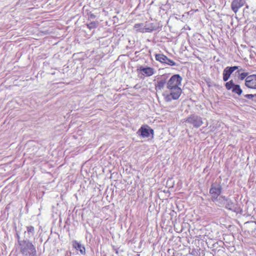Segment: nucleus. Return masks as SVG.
<instances>
[{"label":"nucleus","instance_id":"obj_1","mask_svg":"<svg viewBox=\"0 0 256 256\" xmlns=\"http://www.w3.org/2000/svg\"><path fill=\"white\" fill-rule=\"evenodd\" d=\"M182 78L178 74L172 76L167 82L166 88L168 92H166L163 96L166 102H170L172 100H178L181 94L182 89L180 87L182 85Z\"/></svg>","mask_w":256,"mask_h":256},{"label":"nucleus","instance_id":"obj_2","mask_svg":"<svg viewBox=\"0 0 256 256\" xmlns=\"http://www.w3.org/2000/svg\"><path fill=\"white\" fill-rule=\"evenodd\" d=\"M18 242L20 246V252L24 256H28V254L35 253L36 250L34 245L28 241L24 240Z\"/></svg>","mask_w":256,"mask_h":256},{"label":"nucleus","instance_id":"obj_3","mask_svg":"<svg viewBox=\"0 0 256 256\" xmlns=\"http://www.w3.org/2000/svg\"><path fill=\"white\" fill-rule=\"evenodd\" d=\"M186 122L192 124L195 128H200L204 123L200 116L194 114L190 115L186 119Z\"/></svg>","mask_w":256,"mask_h":256},{"label":"nucleus","instance_id":"obj_4","mask_svg":"<svg viewBox=\"0 0 256 256\" xmlns=\"http://www.w3.org/2000/svg\"><path fill=\"white\" fill-rule=\"evenodd\" d=\"M222 192V186L218 184H212L210 190V193L212 195V201H215L220 195Z\"/></svg>","mask_w":256,"mask_h":256},{"label":"nucleus","instance_id":"obj_5","mask_svg":"<svg viewBox=\"0 0 256 256\" xmlns=\"http://www.w3.org/2000/svg\"><path fill=\"white\" fill-rule=\"evenodd\" d=\"M219 200L224 202V204H225V207L226 208L234 212L236 211V205L231 200L226 198L225 196H220L219 198Z\"/></svg>","mask_w":256,"mask_h":256},{"label":"nucleus","instance_id":"obj_6","mask_svg":"<svg viewBox=\"0 0 256 256\" xmlns=\"http://www.w3.org/2000/svg\"><path fill=\"white\" fill-rule=\"evenodd\" d=\"M245 85L250 88L256 89V75L248 76L246 78Z\"/></svg>","mask_w":256,"mask_h":256},{"label":"nucleus","instance_id":"obj_7","mask_svg":"<svg viewBox=\"0 0 256 256\" xmlns=\"http://www.w3.org/2000/svg\"><path fill=\"white\" fill-rule=\"evenodd\" d=\"M246 0H234L231 4V8L236 14L239 8L244 6Z\"/></svg>","mask_w":256,"mask_h":256},{"label":"nucleus","instance_id":"obj_8","mask_svg":"<svg viewBox=\"0 0 256 256\" xmlns=\"http://www.w3.org/2000/svg\"><path fill=\"white\" fill-rule=\"evenodd\" d=\"M137 70L142 72V74L146 76H150L154 74V69L150 67L144 68L140 66Z\"/></svg>","mask_w":256,"mask_h":256},{"label":"nucleus","instance_id":"obj_9","mask_svg":"<svg viewBox=\"0 0 256 256\" xmlns=\"http://www.w3.org/2000/svg\"><path fill=\"white\" fill-rule=\"evenodd\" d=\"M138 132H141V136L144 138H148L150 133L154 134V130H153L150 128H146L144 126H142L141 128L138 130Z\"/></svg>","mask_w":256,"mask_h":256},{"label":"nucleus","instance_id":"obj_10","mask_svg":"<svg viewBox=\"0 0 256 256\" xmlns=\"http://www.w3.org/2000/svg\"><path fill=\"white\" fill-rule=\"evenodd\" d=\"M72 246L76 250H80L82 254H85V248L77 241L74 240L72 242Z\"/></svg>","mask_w":256,"mask_h":256},{"label":"nucleus","instance_id":"obj_11","mask_svg":"<svg viewBox=\"0 0 256 256\" xmlns=\"http://www.w3.org/2000/svg\"><path fill=\"white\" fill-rule=\"evenodd\" d=\"M232 72L229 70V67L228 66L224 68L223 72V80L224 82H226L229 78L230 74Z\"/></svg>","mask_w":256,"mask_h":256},{"label":"nucleus","instance_id":"obj_12","mask_svg":"<svg viewBox=\"0 0 256 256\" xmlns=\"http://www.w3.org/2000/svg\"><path fill=\"white\" fill-rule=\"evenodd\" d=\"M156 60H158L162 63L165 64L166 60V56L163 54H156Z\"/></svg>","mask_w":256,"mask_h":256},{"label":"nucleus","instance_id":"obj_13","mask_svg":"<svg viewBox=\"0 0 256 256\" xmlns=\"http://www.w3.org/2000/svg\"><path fill=\"white\" fill-rule=\"evenodd\" d=\"M142 24H137L134 25V28L136 29V31H139L140 32H147L148 30H150L149 28H142Z\"/></svg>","mask_w":256,"mask_h":256},{"label":"nucleus","instance_id":"obj_14","mask_svg":"<svg viewBox=\"0 0 256 256\" xmlns=\"http://www.w3.org/2000/svg\"><path fill=\"white\" fill-rule=\"evenodd\" d=\"M166 84V80H162L158 82V84L156 85V89L162 90L164 86Z\"/></svg>","mask_w":256,"mask_h":256},{"label":"nucleus","instance_id":"obj_15","mask_svg":"<svg viewBox=\"0 0 256 256\" xmlns=\"http://www.w3.org/2000/svg\"><path fill=\"white\" fill-rule=\"evenodd\" d=\"M232 92H233L237 94L238 95H240L242 94V90L240 88V86L239 85L236 84L235 86H234V87L232 90Z\"/></svg>","mask_w":256,"mask_h":256},{"label":"nucleus","instance_id":"obj_16","mask_svg":"<svg viewBox=\"0 0 256 256\" xmlns=\"http://www.w3.org/2000/svg\"><path fill=\"white\" fill-rule=\"evenodd\" d=\"M236 84L234 83L233 81L232 80L228 82H227L226 84V87L227 90H232L233 88L234 87V86Z\"/></svg>","mask_w":256,"mask_h":256},{"label":"nucleus","instance_id":"obj_17","mask_svg":"<svg viewBox=\"0 0 256 256\" xmlns=\"http://www.w3.org/2000/svg\"><path fill=\"white\" fill-rule=\"evenodd\" d=\"M98 22H94L88 24L87 26L90 30H92L94 28L97 27L98 26Z\"/></svg>","mask_w":256,"mask_h":256},{"label":"nucleus","instance_id":"obj_18","mask_svg":"<svg viewBox=\"0 0 256 256\" xmlns=\"http://www.w3.org/2000/svg\"><path fill=\"white\" fill-rule=\"evenodd\" d=\"M27 231L28 234L32 236L34 234V228L32 226H27Z\"/></svg>","mask_w":256,"mask_h":256},{"label":"nucleus","instance_id":"obj_19","mask_svg":"<svg viewBox=\"0 0 256 256\" xmlns=\"http://www.w3.org/2000/svg\"><path fill=\"white\" fill-rule=\"evenodd\" d=\"M165 64H168L170 66H175L176 64V62L168 58L167 57H166V60Z\"/></svg>","mask_w":256,"mask_h":256},{"label":"nucleus","instance_id":"obj_20","mask_svg":"<svg viewBox=\"0 0 256 256\" xmlns=\"http://www.w3.org/2000/svg\"><path fill=\"white\" fill-rule=\"evenodd\" d=\"M248 72H242V73H241V74H240L239 78L241 80H242L244 78H246V77L248 76Z\"/></svg>","mask_w":256,"mask_h":256},{"label":"nucleus","instance_id":"obj_21","mask_svg":"<svg viewBox=\"0 0 256 256\" xmlns=\"http://www.w3.org/2000/svg\"><path fill=\"white\" fill-rule=\"evenodd\" d=\"M244 96L245 98H248V99H252V98H254V97H256V94H244Z\"/></svg>","mask_w":256,"mask_h":256},{"label":"nucleus","instance_id":"obj_22","mask_svg":"<svg viewBox=\"0 0 256 256\" xmlns=\"http://www.w3.org/2000/svg\"><path fill=\"white\" fill-rule=\"evenodd\" d=\"M238 66H234L232 67H229V70H231L232 72L236 70H238Z\"/></svg>","mask_w":256,"mask_h":256},{"label":"nucleus","instance_id":"obj_23","mask_svg":"<svg viewBox=\"0 0 256 256\" xmlns=\"http://www.w3.org/2000/svg\"><path fill=\"white\" fill-rule=\"evenodd\" d=\"M96 18V16L94 14H93L91 12L90 13V14L88 15L89 18H90V20H93V19H94Z\"/></svg>","mask_w":256,"mask_h":256},{"label":"nucleus","instance_id":"obj_24","mask_svg":"<svg viewBox=\"0 0 256 256\" xmlns=\"http://www.w3.org/2000/svg\"><path fill=\"white\" fill-rule=\"evenodd\" d=\"M36 252L35 253L28 254V255H30V256H36Z\"/></svg>","mask_w":256,"mask_h":256},{"label":"nucleus","instance_id":"obj_25","mask_svg":"<svg viewBox=\"0 0 256 256\" xmlns=\"http://www.w3.org/2000/svg\"><path fill=\"white\" fill-rule=\"evenodd\" d=\"M242 70V68H240V70H238V72H240V71Z\"/></svg>","mask_w":256,"mask_h":256}]
</instances>
